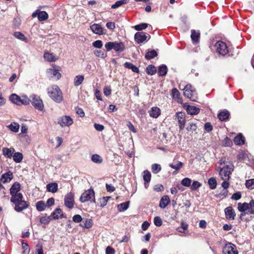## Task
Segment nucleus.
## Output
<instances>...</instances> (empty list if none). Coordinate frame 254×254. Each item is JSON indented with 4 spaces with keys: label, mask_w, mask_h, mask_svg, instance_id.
Masks as SVG:
<instances>
[{
    "label": "nucleus",
    "mask_w": 254,
    "mask_h": 254,
    "mask_svg": "<svg viewBox=\"0 0 254 254\" xmlns=\"http://www.w3.org/2000/svg\"><path fill=\"white\" fill-rule=\"evenodd\" d=\"M49 96L55 102L60 103L63 100V94L59 86L54 85L50 86L47 89Z\"/></svg>",
    "instance_id": "nucleus-1"
},
{
    "label": "nucleus",
    "mask_w": 254,
    "mask_h": 254,
    "mask_svg": "<svg viewBox=\"0 0 254 254\" xmlns=\"http://www.w3.org/2000/svg\"><path fill=\"white\" fill-rule=\"evenodd\" d=\"M22 194H19L17 198L11 197L10 201L15 204L14 209L17 212H21L28 207V204L26 201L22 200Z\"/></svg>",
    "instance_id": "nucleus-2"
},
{
    "label": "nucleus",
    "mask_w": 254,
    "mask_h": 254,
    "mask_svg": "<svg viewBox=\"0 0 254 254\" xmlns=\"http://www.w3.org/2000/svg\"><path fill=\"white\" fill-rule=\"evenodd\" d=\"M105 47L107 51L113 49L118 53L123 52L125 49V46L122 42H108L105 45Z\"/></svg>",
    "instance_id": "nucleus-3"
},
{
    "label": "nucleus",
    "mask_w": 254,
    "mask_h": 254,
    "mask_svg": "<svg viewBox=\"0 0 254 254\" xmlns=\"http://www.w3.org/2000/svg\"><path fill=\"white\" fill-rule=\"evenodd\" d=\"M184 95L192 101H196L197 99V93L195 89L190 84L186 85L183 89Z\"/></svg>",
    "instance_id": "nucleus-4"
},
{
    "label": "nucleus",
    "mask_w": 254,
    "mask_h": 254,
    "mask_svg": "<svg viewBox=\"0 0 254 254\" xmlns=\"http://www.w3.org/2000/svg\"><path fill=\"white\" fill-rule=\"evenodd\" d=\"M79 200L81 202H85L87 201L95 202V192L92 189H88L85 191L81 195Z\"/></svg>",
    "instance_id": "nucleus-5"
},
{
    "label": "nucleus",
    "mask_w": 254,
    "mask_h": 254,
    "mask_svg": "<svg viewBox=\"0 0 254 254\" xmlns=\"http://www.w3.org/2000/svg\"><path fill=\"white\" fill-rule=\"evenodd\" d=\"M233 165H226L220 169L219 176L222 180H229L230 175L233 171Z\"/></svg>",
    "instance_id": "nucleus-6"
},
{
    "label": "nucleus",
    "mask_w": 254,
    "mask_h": 254,
    "mask_svg": "<svg viewBox=\"0 0 254 254\" xmlns=\"http://www.w3.org/2000/svg\"><path fill=\"white\" fill-rule=\"evenodd\" d=\"M215 47L216 52L220 55L224 56L229 52L226 44L222 41H217L215 45Z\"/></svg>",
    "instance_id": "nucleus-7"
},
{
    "label": "nucleus",
    "mask_w": 254,
    "mask_h": 254,
    "mask_svg": "<svg viewBox=\"0 0 254 254\" xmlns=\"http://www.w3.org/2000/svg\"><path fill=\"white\" fill-rule=\"evenodd\" d=\"M31 103L32 105L38 110L42 111L44 109V104L40 97L35 94L30 96Z\"/></svg>",
    "instance_id": "nucleus-8"
},
{
    "label": "nucleus",
    "mask_w": 254,
    "mask_h": 254,
    "mask_svg": "<svg viewBox=\"0 0 254 254\" xmlns=\"http://www.w3.org/2000/svg\"><path fill=\"white\" fill-rule=\"evenodd\" d=\"M73 123L72 119L69 116H63L58 119V124L62 127H68Z\"/></svg>",
    "instance_id": "nucleus-9"
},
{
    "label": "nucleus",
    "mask_w": 254,
    "mask_h": 254,
    "mask_svg": "<svg viewBox=\"0 0 254 254\" xmlns=\"http://www.w3.org/2000/svg\"><path fill=\"white\" fill-rule=\"evenodd\" d=\"M223 254H238L236 246L231 243H228L223 248Z\"/></svg>",
    "instance_id": "nucleus-10"
},
{
    "label": "nucleus",
    "mask_w": 254,
    "mask_h": 254,
    "mask_svg": "<svg viewBox=\"0 0 254 254\" xmlns=\"http://www.w3.org/2000/svg\"><path fill=\"white\" fill-rule=\"evenodd\" d=\"M150 38L149 34L146 35L143 32H137L134 35V40L137 44L147 41Z\"/></svg>",
    "instance_id": "nucleus-11"
},
{
    "label": "nucleus",
    "mask_w": 254,
    "mask_h": 254,
    "mask_svg": "<svg viewBox=\"0 0 254 254\" xmlns=\"http://www.w3.org/2000/svg\"><path fill=\"white\" fill-rule=\"evenodd\" d=\"M64 204L65 205L69 208H72L74 206V195L70 192L66 194L64 197Z\"/></svg>",
    "instance_id": "nucleus-12"
},
{
    "label": "nucleus",
    "mask_w": 254,
    "mask_h": 254,
    "mask_svg": "<svg viewBox=\"0 0 254 254\" xmlns=\"http://www.w3.org/2000/svg\"><path fill=\"white\" fill-rule=\"evenodd\" d=\"M20 190V185L18 182L14 183L10 189V193L11 195V197H15L17 198V196L19 194H22L21 193L19 192Z\"/></svg>",
    "instance_id": "nucleus-13"
},
{
    "label": "nucleus",
    "mask_w": 254,
    "mask_h": 254,
    "mask_svg": "<svg viewBox=\"0 0 254 254\" xmlns=\"http://www.w3.org/2000/svg\"><path fill=\"white\" fill-rule=\"evenodd\" d=\"M176 117L178 120L180 129L182 130L184 128L186 124L185 114L182 112H177Z\"/></svg>",
    "instance_id": "nucleus-14"
},
{
    "label": "nucleus",
    "mask_w": 254,
    "mask_h": 254,
    "mask_svg": "<svg viewBox=\"0 0 254 254\" xmlns=\"http://www.w3.org/2000/svg\"><path fill=\"white\" fill-rule=\"evenodd\" d=\"M47 73L50 78H56L57 80L61 77V74L58 70L54 68H48L47 69Z\"/></svg>",
    "instance_id": "nucleus-15"
},
{
    "label": "nucleus",
    "mask_w": 254,
    "mask_h": 254,
    "mask_svg": "<svg viewBox=\"0 0 254 254\" xmlns=\"http://www.w3.org/2000/svg\"><path fill=\"white\" fill-rule=\"evenodd\" d=\"M226 218L229 220H234L235 213L233 208L231 206L227 207L225 209Z\"/></svg>",
    "instance_id": "nucleus-16"
},
{
    "label": "nucleus",
    "mask_w": 254,
    "mask_h": 254,
    "mask_svg": "<svg viewBox=\"0 0 254 254\" xmlns=\"http://www.w3.org/2000/svg\"><path fill=\"white\" fill-rule=\"evenodd\" d=\"M151 174L148 170H145L143 172V178L144 181V187L147 189L149 186V183L151 180Z\"/></svg>",
    "instance_id": "nucleus-17"
},
{
    "label": "nucleus",
    "mask_w": 254,
    "mask_h": 254,
    "mask_svg": "<svg viewBox=\"0 0 254 254\" xmlns=\"http://www.w3.org/2000/svg\"><path fill=\"white\" fill-rule=\"evenodd\" d=\"M3 155L7 158H11L13 154L15 152V149L13 147L6 148L4 147L2 150Z\"/></svg>",
    "instance_id": "nucleus-18"
},
{
    "label": "nucleus",
    "mask_w": 254,
    "mask_h": 254,
    "mask_svg": "<svg viewBox=\"0 0 254 254\" xmlns=\"http://www.w3.org/2000/svg\"><path fill=\"white\" fill-rule=\"evenodd\" d=\"M149 114L151 117L157 118L161 114L160 109L157 107H153L149 111Z\"/></svg>",
    "instance_id": "nucleus-19"
},
{
    "label": "nucleus",
    "mask_w": 254,
    "mask_h": 254,
    "mask_svg": "<svg viewBox=\"0 0 254 254\" xmlns=\"http://www.w3.org/2000/svg\"><path fill=\"white\" fill-rule=\"evenodd\" d=\"M90 29L92 31L96 34L102 35L103 34L102 27L98 24H94L90 26Z\"/></svg>",
    "instance_id": "nucleus-20"
},
{
    "label": "nucleus",
    "mask_w": 254,
    "mask_h": 254,
    "mask_svg": "<svg viewBox=\"0 0 254 254\" xmlns=\"http://www.w3.org/2000/svg\"><path fill=\"white\" fill-rule=\"evenodd\" d=\"M170 200L168 195H164L161 198L159 206L161 208H165L170 203Z\"/></svg>",
    "instance_id": "nucleus-21"
},
{
    "label": "nucleus",
    "mask_w": 254,
    "mask_h": 254,
    "mask_svg": "<svg viewBox=\"0 0 254 254\" xmlns=\"http://www.w3.org/2000/svg\"><path fill=\"white\" fill-rule=\"evenodd\" d=\"M93 225V221L91 219H85L82 220L80 226L83 228L86 229L90 228Z\"/></svg>",
    "instance_id": "nucleus-22"
},
{
    "label": "nucleus",
    "mask_w": 254,
    "mask_h": 254,
    "mask_svg": "<svg viewBox=\"0 0 254 254\" xmlns=\"http://www.w3.org/2000/svg\"><path fill=\"white\" fill-rule=\"evenodd\" d=\"M63 212L61 208L56 209L51 214V216L53 219H59L63 217Z\"/></svg>",
    "instance_id": "nucleus-23"
},
{
    "label": "nucleus",
    "mask_w": 254,
    "mask_h": 254,
    "mask_svg": "<svg viewBox=\"0 0 254 254\" xmlns=\"http://www.w3.org/2000/svg\"><path fill=\"white\" fill-rule=\"evenodd\" d=\"M229 116V112L227 110H224L218 114V118L220 121H225L228 119Z\"/></svg>",
    "instance_id": "nucleus-24"
},
{
    "label": "nucleus",
    "mask_w": 254,
    "mask_h": 254,
    "mask_svg": "<svg viewBox=\"0 0 254 254\" xmlns=\"http://www.w3.org/2000/svg\"><path fill=\"white\" fill-rule=\"evenodd\" d=\"M46 188L48 191L55 193L58 190V185L56 183H49L47 185Z\"/></svg>",
    "instance_id": "nucleus-25"
},
{
    "label": "nucleus",
    "mask_w": 254,
    "mask_h": 254,
    "mask_svg": "<svg viewBox=\"0 0 254 254\" xmlns=\"http://www.w3.org/2000/svg\"><path fill=\"white\" fill-rule=\"evenodd\" d=\"M187 111L188 114L197 115L200 112V109L193 106H188L187 108Z\"/></svg>",
    "instance_id": "nucleus-26"
},
{
    "label": "nucleus",
    "mask_w": 254,
    "mask_h": 254,
    "mask_svg": "<svg viewBox=\"0 0 254 254\" xmlns=\"http://www.w3.org/2000/svg\"><path fill=\"white\" fill-rule=\"evenodd\" d=\"M44 58L48 62H55L57 60V58L53 54L48 52H45Z\"/></svg>",
    "instance_id": "nucleus-27"
},
{
    "label": "nucleus",
    "mask_w": 254,
    "mask_h": 254,
    "mask_svg": "<svg viewBox=\"0 0 254 254\" xmlns=\"http://www.w3.org/2000/svg\"><path fill=\"white\" fill-rule=\"evenodd\" d=\"M12 157L13 161L17 163L21 162L23 158V154L19 152H14Z\"/></svg>",
    "instance_id": "nucleus-28"
},
{
    "label": "nucleus",
    "mask_w": 254,
    "mask_h": 254,
    "mask_svg": "<svg viewBox=\"0 0 254 254\" xmlns=\"http://www.w3.org/2000/svg\"><path fill=\"white\" fill-rule=\"evenodd\" d=\"M12 178V174L11 172H7L1 176V181L3 183L9 182Z\"/></svg>",
    "instance_id": "nucleus-29"
},
{
    "label": "nucleus",
    "mask_w": 254,
    "mask_h": 254,
    "mask_svg": "<svg viewBox=\"0 0 254 254\" xmlns=\"http://www.w3.org/2000/svg\"><path fill=\"white\" fill-rule=\"evenodd\" d=\"M234 143L237 145H242L245 143V138L241 133L237 135L234 139Z\"/></svg>",
    "instance_id": "nucleus-30"
},
{
    "label": "nucleus",
    "mask_w": 254,
    "mask_h": 254,
    "mask_svg": "<svg viewBox=\"0 0 254 254\" xmlns=\"http://www.w3.org/2000/svg\"><path fill=\"white\" fill-rule=\"evenodd\" d=\"M172 97L177 101L178 103H181L182 100L180 97V94L176 88H173L172 91Z\"/></svg>",
    "instance_id": "nucleus-31"
},
{
    "label": "nucleus",
    "mask_w": 254,
    "mask_h": 254,
    "mask_svg": "<svg viewBox=\"0 0 254 254\" xmlns=\"http://www.w3.org/2000/svg\"><path fill=\"white\" fill-rule=\"evenodd\" d=\"M238 209L242 212H244L247 210H249V211H250V203H239Z\"/></svg>",
    "instance_id": "nucleus-32"
},
{
    "label": "nucleus",
    "mask_w": 254,
    "mask_h": 254,
    "mask_svg": "<svg viewBox=\"0 0 254 254\" xmlns=\"http://www.w3.org/2000/svg\"><path fill=\"white\" fill-rule=\"evenodd\" d=\"M84 79V77L83 75L75 76L73 80L74 86H78L80 85L83 82Z\"/></svg>",
    "instance_id": "nucleus-33"
},
{
    "label": "nucleus",
    "mask_w": 254,
    "mask_h": 254,
    "mask_svg": "<svg viewBox=\"0 0 254 254\" xmlns=\"http://www.w3.org/2000/svg\"><path fill=\"white\" fill-rule=\"evenodd\" d=\"M167 66L165 64H162L158 68V74L160 76H165L167 73Z\"/></svg>",
    "instance_id": "nucleus-34"
},
{
    "label": "nucleus",
    "mask_w": 254,
    "mask_h": 254,
    "mask_svg": "<svg viewBox=\"0 0 254 254\" xmlns=\"http://www.w3.org/2000/svg\"><path fill=\"white\" fill-rule=\"evenodd\" d=\"M129 201H126L121 203L118 205L117 208L119 211L123 212L126 211L129 207Z\"/></svg>",
    "instance_id": "nucleus-35"
},
{
    "label": "nucleus",
    "mask_w": 254,
    "mask_h": 254,
    "mask_svg": "<svg viewBox=\"0 0 254 254\" xmlns=\"http://www.w3.org/2000/svg\"><path fill=\"white\" fill-rule=\"evenodd\" d=\"M200 33L197 31L196 32L194 30L191 31V38L193 43H197L199 41Z\"/></svg>",
    "instance_id": "nucleus-36"
},
{
    "label": "nucleus",
    "mask_w": 254,
    "mask_h": 254,
    "mask_svg": "<svg viewBox=\"0 0 254 254\" xmlns=\"http://www.w3.org/2000/svg\"><path fill=\"white\" fill-rule=\"evenodd\" d=\"M36 207L38 211H43L47 207V205L43 201L40 200L36 203Z\"/></svg>",
    "instance_id": "nucleus-37"
},
{
    "label": "nucleus",
    "mask_w": 254,
    "mask_h": 254,
    "mask_svg": "<svg viewBox=\"0 0 254 254\" xmlns=\"http://www.w3.org/2000/svg\"><path fill=\"white\" fill-rule=\"evenodd\" d=\"M31 102L30 97L28 98L26 95H23L20 97V102H19V105H27L30 104Z\"/></svg>",
    "instance_id": "nucleus-38"
},
{
    "label": "nucleus",
    "mask_w": 254,
    "mask_h": 254,
    "mask_svg": "<svg viewBox=\"0 0 254 254\" xmlns=\"http://www.w3.org/2000/svg\"><path fill=\"white\" fill-rule=\"evenodd\" d=\"M124 66L125 67L130 69L132 70V71L138 73L139 70L138 67H137L136 66L132 64L129 63V62H126L124 64Z\"/></svg>",
    "instance_id": "nucleus-39"
},
{
    "label": "nucleus",
    "mask_w": 254,
    "mask_h": 254,
    "mask_svg": "<svg viewBox=\"0 0 254 254\" xmlns=\"http://www.w3.org/2000/svg\"><path fill=\"white\" fill-rule=\"evenodd\" d=\"M13 36L17 39L20 40L22 41L27 42V38L25 35L20 32H15L13 33Z\"/></svg>",
    "instance_id": "nucleus-40"
},
{
    "label": "nucleus",
    "mask_w": 254,
    "mask_h": 254,
    "mask_svg": "<svg viewBox=\"0 0 254 254\" xmlns=\"http://www.w3.org/2000/svg\"><path fill=\"white\" fill-rule=\"evenodd\" d=\"M91 160L92 162L96 164H100L103 162L102 157L97 154H95L92 155Z\"/></svg>",
    "instance_id": "nucleus-41"
},
{
    "label": "nucleus",
    "mask_w": 254,
    "mask_h": 254,
    "mask_svg": "<svg viewBox=\"0 0 254 254\" xmlns=\"http://www.w3.org/2000/svg\"><path fill=\"white\" fill-rule=\"evenodd\" d=\"M8 128L12 132H17L19 129V125L17 123H12L8 126Z\"/></svg>",
    "instance_id": "nucleus-42"
},
{
    "label": "nucleus",
    "mask_w": 254,
    "mask_h": 254,
    "mask_svg": "<svg viewBox=\"0 0 254 254\" xmlns=\"http://www.w3.org/2000/svg\"><path fill=\"white\" fill-rule=\"evenodd\" d=\"M157 56V52L153 50L148 51L145 54V57L147 60H150L154 58Z\"/></svg>",
    "instance_id": "nucleus-43"
},
{
    "label": "nucleus",
    "mask_w": 254,
    "mask_h": 254,
    "mask_svg": "<svg viewBox=\"0 0 254 254\" xmlns=\"http://www.w3.org/2000/svg\"><path fill=\"white\" fill-rule=\"evenodd\" d=\"M48 18V13L44 11H39L38 14V20L40 21L47 19Z\"/></svg>",
    "instance_id": "nucleus-44"
},
{
    "label": "nucleus",
    "mask_w": 254,
    "mask_h": 254,
    "mask_svg": "<svg viewBox=\"0 0 254 254\" xmlns=\"http://www.w3.org/2000/svg\"><path fill=\"white\" fill-rule=\"evenodd\" d=\"M128 1L129 0H120L117 1L114 4L112 5L111 7L113 9L118 8L122 5L127 3Z\"/></svg>",
    "instance_id": "nucleus-45"
},
{
    "label": "nucleus",
    "mask_w": 254,
    "mask_h": 254,
    "mask_svg": "<svg viewBox=\"0 0 254 254\" xmlns=\"http://www.w3.org/2000/svg\"><path fill=\"white\" fill-rule=\"evenodd\" d=\"M20 97L15 94H12L9 97V100L13 103L19 105Z\"/></svg>",
    "instance_id": "nucleus-46"
},
{
    "label": "nucleus",
    "mask_w": 254,
    "mask_h": 254,
    "mask_svg": "<svg viewBox=\"0 0 254 254\" xmlns=\"http://www.w3.org/2000/svg\"><path fill=\"white\" fill-rule=\"evenodd\" d=\"M208 183L211 189L213 190L216 188L217 181L214 178L211 177L210 179H209L208 181Z\"/></svg>",
    "instance_id": "nucleus-47"
},
{
    "label": "nucleus",
    "mask_w": 254,
    "mask_h": 254,
    "mask_svg": "<svg viewBox=\"0 0 254 254\" xmlns=\"http://www.w3.org/2000/svg\"><path fill=\"white\" fill-rule=\"evenodd\" d=\"M197 128V127L195 123L193 122H190L188 124V126L187 127V130L189 132H193L195 131Z\"/></svg>",
    "instance_id": "nucleus-48"
},
{
    "label": "nucleus",
    "mask_w": 254,
    "mask_h": 254,
    "mask_svg": "<svg viewBox=\"0 0 254 254\" xmlns=\"http://www.w3.org/2000/svg\"><path fill=\"white\" fill-rule=\"evenodd\" d=\"M151 169L153 173L156 174L161 171V167L160 165L155 163L152 165Z\"/></svg>",
    "instance_id": "nucleus-49"
},
{
    "label": "nucleus",
    "mask_w": 254,
    "mask_h": 254,
    "mask_svg": "<svg viewBox=\"0 0 254 254\" xmlns=\"http://www.w3.org/2000/svg\"><path fill=\"white\" fill-rule=\"evenodd\" d=\"M146 71L148 74L153 75L156 72V68L153 65H149L146 68Z\"/></svg>",
    "instance_id": "nucleus-50"
},
{
    "label": "nucleus",
    "mask_w": 254,
    "mask_h": 254,
    "mask_svg": "<svg viewBox=\"0 0 254 254\" xmlns=\"http://www.w3.org/2000/svg\"><path fill=\"white\" fill-rule=\"evenodd\" d=\"M148 27V24L142 23L138 25L134 26L133 28L137 31H140L145 29Z\"/></svg>",
    "instance_id": "nucleus-51"
},
{
    "label": "nucleus",
    "mask_w": 254,
    "mask_h": 254,
    "mask_svg": "<svg viewBox=\"0 0 254 254\" xmlns=\"http://www.w3.org/2000/svg\"><path fill=\"white\" fill-rule=\"evenodd\" d=\"M52 219V218L51 215L49 216H43L40 218V222L41 224L46 225L48 224Z\"/></svg>",
    "instance_id": "nucleus-52"
},
{
    "label": "nucleus",
    "mask_w": 254,
    "mask_h": 254,
    "mask_svg": "<svg viewBox=\"0 0 254 254\" xmlns=\"http://www.w3.org/2000/svg\"><path fill=\"white\" fill-rule=\"evenodd\" d=\"M246 186L249 190L254 189V179H250L246 181Z\"/></svg>",
    "instance_id": "nucleus-53"
},
{
    "label": "nucleus",
    "mask_w": 254,
    "mask_h": 254,
    "mask_svg": "<svg viewBox=\"0 0 254 254\" xmlns=\"http://www.w3.org/2000/svg\"><path fill=\"white\" fill-rule=\"evenodd\" d=\"M169 166L176 170H179L182 167L183 163L180 161H177L176 164H170Z\"/></svg>",
    "instance_id": "nucleus-54"
},
{
    "label": "nucleus",
    "mask_w": 254,
    "mask_h": 254,
    "mask_svg": "<svg viewBox=\"0 0 254 254\" xmlns=\"http://www.w3.org/2000/svg\"><path fill=\"white\" fill-rule=\"evenodd\" d=\"M248 158L247 153L244 151L240 152L238 155V159L240 161H244Z\"/></svg>",
    "instance_id": "nucleus-55"
},
{
    "label": "nucleus",
    "mask_w": 254,
    "mask_h": 254,
    "mask_svg": "<svg viewBox=\"0 0 254 254\" xmlns=\"http://www.w3.org/2000/svg\"><path fill=\"white\" fill-rule=\"evenodd\" d=\"M191 180L189 178H185L182 180L181 184L185 187H190Z\"/></svg>",
    "instance_id": "nucleus-56"
},
{
    "label": "nucleus",
    "mask_w": 254,
    "mask_h": 254,
    "mask_svg": "<svg viewBox=\"0 0 254 254\" xmlns=\"http://www.w3.org/2000/svg\"><path fill=\"white\" fill-rule=\"evenodd\" d=\"M22 247L23 250V254H29L30 252V248L27 243L22 242Z\"/></svg>",
    "instance_id": "nucleus-57"
},
{
    "label": "nucleus",
    "mask_w": 254,
    "mask_h": 254,
    "mask_svg": "<svg viewBox=\"0 0 254 254\" xmlns=\"http://www.w3.org/2000/svg\"><path fill=\"white\" fill-rule=\"evenodd\" d=\"M201 184L198 182V181H193L192 185H190V189L192 190H197L198 188L201 186Z\"/></svg>",
    "instance_id": "nucleus-58"
},
{
    "label": "nucleus",
    "mask_w": 254,
    "mask_h": 254,
    "mask_svg": "<svg viewBox=\"0 0 254 254\" xmlns=\"http://www.w3.org/2000/svg\"><path fill=\"white\" fill-rule=\"evenodd\" d=\"M110 198H111L110 196H108L100 198L99 200L100 205L102 207L105 206L107 203L108 199Z\"/></svg>",
    "instance_id": "nucleus-59"
},
{
    "label": "nucleus",
    "mask_w": 254,
    "mask_h": 254,
    "mask_svg": "<svg viewBox=\"0 0 254 254\" xmlns=\"http://www.w3.org/2000/svg\"><path fill=\"white\" fill-rule=\"evenodd\" d=\"M92 46L95 48L101 49L103 47V43L101 40H96L92 43Z\"/></svg>",
    "instance_id": "nucleus-60"
},
{
    "label": "nucleus",
    "mask_w": 254,
    "mask_h": 254,
    "mask_svg": "<svg viewBox=\"0 0 254 254\" xmlns=\"http://www.w3.org/2000/svg\"><path fill=\"white\" fill-rule=\"evenodd\" d=\"M154 223L156 226H161L162 225V221L161 218L159 216L155 217L154 218Z\"/></svg>",
    "instance_id": "nucleus-61"
},
{
    "label": "nucleus",
    "mask_w": 254,
    "mask_h": 254,
    "mask_svg": "<svg viewBox=\"0 0 254 254\" xmlns=\"http://www.w3.org/2000/svg\"><path fill=\"white\" fill-rule=\"evenodd\" d=\"M82 220V217L79 214L75 215L72 217V220L75 223H81Z\"/></svg>",
    "instance_id": "nucleus-62"
},
{
    "label": "nucleus",
    "mask_w": 254,
    "mask_h": 254,
    "mask_svg": "<svg viewBox=\"0 0 254 254\" xmlns=\"http://www.w3.org/2000/svg\"><path fill=\"white\" fill-rule=\"evenodd\" d=\"M94 54L99 58H104L105 57L104 53L100 50L94 51Z\"/></svg>",
    "instance_id": "nucleus-63"
},
{
    "label": "nucleus",
    "mask_w": 254,
    "mask_h": 254,
    "mask_svg": "<svg viewBox=\"0 0 254 254\" xmlns=\"http://www.w3.org/2000/svg\"><path fill=\"white\" fill-rule=\"evenodd\" d=\"M115 251L110 246H108L106 249V254H115Z\"/></svg>",
    "instance_id": "nucleus-64"
}]
</instances>
